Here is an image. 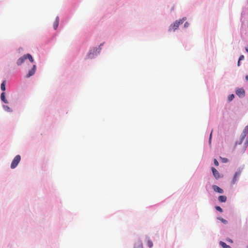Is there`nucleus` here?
<instances>
[{
	"label": "nucleus",
	"instance_id": "1",
	"mask_svg": "<svg viewBox=\"0 0 248 248\" xmlns=\"http://www.w3.org/2000/svg\"><path fill=\"white\" fill-rule=\"evenodd\" d=\"M184 21V19L176 20L173 24H171L169 28V31L173 30L175 31L179 26L180 25L182 24Z\"/></svg>",
	"mask_w": 248,
	"mask_h": 248
},
{
	"label": "nucleus",
	"instance_id": "2",
	"mask_svg": "<svg viewBox=\"0 0 248 248\" xmlns=\"http://www.w3.org/2000/svg\"><path fill=\"white\" fill-rule=\"evenodd\" d=\"M20 159V156L19 155H16L12 161V162L11 165V168L12 169L15 168L19 163Z\"/></svg>",
	"mask_w": 248,
	"mask_h": 248
},
{
	"label": "nucleus",
	"instance_id": "3",
	"mask_svg": "<svg viewBox=\"0 0 248 248\" xmlns=\"http://www.w3.org/2000/svg\"><path fill=\"white\" fill-rule=\"evenodd\" d=\"M248 133V125H247L245 127V128L243 131V133H242V134L241 135V140H240L239 144H241L243 140H244V139H245V138L246 137V136H247Z\"/></svg>",
	"mask_w": 248,
	"mask_h": 248
},
{
	"label": "nucleus",
	"instance_id": "4",
	"mask_svg": "<svg viewBox=\"0 0 248 248\" xmlns=\"http://www.w3.org/2000/svg\"><path fill=\"white\" fill-rule=\"evenodd\" d=\"M36 66L35 65H33L31 69L29 70L28 74L26 75V78H28L35 74L36 71Z\"/></svg>",
	"mask_w": 248,
	"mask_h": 248
},
{
	"label": "nucleus",
	"instance_id": "5",
	"mask_svg": "<svg viewBox=\"0 0 248 248\" xmlns=\"http://www.w3.org/2000/svg\"><path fill=\"white\" fill-rule=\"evenodd\" d=\"M213 174L214 176L215 177L216 179H218L220 177V174L219 172L214 167H212L211 168Z\"/></svg>",
	"mask_w": 248,
	"mask_h": 248
},
{
	"label": "nucleus",
	"instance_id": "6",
	"mask_svg": "<svg viewBox=\"0 0 248 248\" xmlns=\"http://www.w3.org/2000/svg\"><path fill=\"white\" fill-rule=\"evenodd\" d=\"M26 60V54L23 55V56L19 58L16 62V63L18 65H20L21 64H22L25 60Z\"/></svg>",
	"mask_w": 248,
	"mask_h": 248
},
{
	"label": "nucleus",
	"instance_id": "7",
	"mask_svg": "<svg viewBox=\"0 0 248 248\" xmlns=\"http://www.w3.org/2000/svg\"><path fill=\"white\" fill-rule=\"evenodd\" d=\"M235 93L239 97L244 96L245 95V91L243 89H237Z\"/></svg>",
	"mask_w": 248,
	"mask_h": 248
},
{
	"label": "nucleus",
	"instance_id": "8",
	"mask_svg": "<svg viewBox=\"0 0 248 248\" xmlns=\"http://www.w3.org/2000/svg\"><path fill=\"white\" fill-rule=\"evenodd\" d=\"M241 173V171L240 170L235 172V173L234 175V177L233 178L232 181V183L234 184L236 182V181H237V178L240 175Z\"/></svg>",
	"mask_w": 248,
	"mask_h": 248
},
{
	"label": "nucleus",
	"instance_id": "9",
	"mask_svg": "<svg viewBox=\"0 0 248 248\" xmlns=\"http://www.w3.org/2000/svg\"><path fill=\"white\" fill-rule=\"evenodd\" d=\"M213 188L215 192H218L219 193H223V189L216 185H214L213 186Z\"/></svg>",
	"mask_w": 248,
	"mask_h": 248
},
{
	"label": "nucleus",
	"instance_id": "10",
	"mask_svg": "<svg viewBox=\"0 0 248 248\" xmlns=\"http://www.w3.org/2000/svg\"><path fill=\"white\" fill-rule=\"evenodd\" d=\"M59 18L58 16H57L55 19V21H54L53 23V28L54 30H56L59 26Z\"/></svg>",
	"mask_w": 248,
	"mask_h": 248
},
{
	"label": "nucleus",
	"instance_id": "11",
	"mask_svg": "<svg viewBox=\"0 0 248 248\" xmlns=\"http://www.w3.org/2000/svg\"><path fill=\"white\" fill-rule=\"evenodd\" d=\"M0 99H1V101H2L5 103H6V104L8 103V101H7V100L5 98V93L4 92H2L1 93Z\"/></svg>",
	"mask_w": 248,
	"mask_h": 248
},
{
	"label": "nucleus",
	"instance_id": "12",
	"mask_svg": "<svg viewBox=\"0 0 248 248\" xmlns=\"http://www.w3.org/2000/svg\"><path fill=\"white\" fill-rule=\"evenodd\" d=\"M227 200V198L225 196H224V195H222V196H219L218 197V201L220 202H225Z\"/></svg>",
	"mask_w": 248,
	"mask_h": 248
},
{
	"label": "nucleus",
	"instance_id": "13",
	"mask_svg": "<svg viewBox=\"0 0 248 248\" xmlns=\"http://www.w3.org/2000/svg\"><path fill=\"white\" fill-rule=\"evenodd\" d=\"M219 245L223 248H231V247L227 245L225 242L220 241L219 242Z\"/></svg>",
	"mask_w": 248,
	"mask_h": 248
},
{
	"label": "nucleus",
	"instance_id": "14",
	"mask_svg": "<svg viewBox=\"0 0 248 248\" xmlns=\"http://www.w3.org/2000/svg\"><path fill=\"white\" fill-rule=\"evenodd\" d=\"M5 84H6V81H3L0 85L1 90L3 91H5L6 88H5Z\"/></svg>",
	"mask_w": 248,
	"mask_h": 248
},
{
	"label": "nucleus",
	"instance_id": "15",
	"mask_svg": "<svg viewBox=\"0 0 248 248\" xmlns=\"http://www.w3.org/2000/svg\"><path fill=\"white\" fill-rule=\"evenodd\" d=\"M26 59H29V60H30V61L31 62H33V59L31 55H30V54H26Z\"/></svg>",
	"mask_w": 248,
	"mask_h": 248
},
{
	"label": "nucleus",
	"instance_id": "16",
	"mask_svg": "<svg viewBox=\"0 0 248 248\" xmlns=\"http://www.w3.org/2000/svg\"><path fill=\"white\" fill-rule=\"evenodd\" d=\"M135 248H143L142 243L141 242L137 243L135 246Z\"/></svg>",
	"mask_w": 248,
	"mask_h": 248
},
{
	"label": "nucleus",
	"instance_id": "17",
	"mask_svg": "<svg viewBox=\"0 0 248 248\" xmlns=\"http://www.w3.org/2000/svg\"><path fill=\"white\" fill-rule=\"evenodd\" d=\"M3 108L5 110L7 111L8 112L12 111V109L8 106H6V105H3Z\"/></svg>",
	"mask_w": 248,
	"mask_h": 248
},
{
	"label": "nucleus",
	"instance_id": "18",
	"mask_svg": "<svg viewBox=\"0 0 248 248\" xmlns=\"http://www.w3.org/2000/svg\"><path fill=\"white\" fill-rule=\"evenodd\" d=\"M147 245L149 248H152L153 246V243L152 241L149 239L147 240Z\"/></svg>",
	"mask_w": 248,
	"mask_h": 248
},
{
	"label": "nucleus",
	"instance_id": "19",
	"mask_svg": "<svg viewBox=\"0 0 248 248\" xmlns=\"http://www.w3.org/2000/svg\"><path fill=\"white\" fill-rule=\"evenodd\" d=\"M244 59V56L243 55H241L239 58V60L237 63V65L239 66L240 65V62Z\"/></svg>",
	"mask_w": 248,
	"mask_h": 248
},
{
	"label": "nucleus",
	"instance_id": "20",
	"mask_svg": "<svg viewBox=\"0 0 248 248\" xmlns=\"http://www.w3.org/2000/svg\"><path fill=\"white\" fill-rule=\"evenodd\" d=\"M93 57V53L90 52L87 55L88 59H92Z\"/></svg>",
	"mask_w": 248,
	"mask_h": 248
},
{
	"label": "nucleus",
	"instance_id": "21",
	"mask_svg": "<svg viewBox=\"0 0 248 248\" xmlns=\"http://www.w3.org/2000/svg\"><path fill=\"white\" fill-rule=\"evenodd\" d=\"M220 159L223 163H227L228 161V159L227 158H224L220 157Z\"/></svg>",
	"mask_w": 248,
	"mask_h": 248
},
{
	"label": "nucleus",
	"instance_id": "22",
	"mask_svg": "<svg viewBox=\"0 0 248 248\" xmlns=\"http://www.w3.org/2000/svg\"><path fill=\"white\" fill-rule=\"evenodd\" d=\"M234 97V96L233 94H231L228 96V100L229 101H232Z\"/></svg>",
	"mask_w": 248,
	"mask_h": 248
},
{
	"label": "nucleus",
	"instance_id": "23",
	"mask_svg": "<svg viewBox=\"0 0 248 248\" xmlns=\"http://www.w3.org/2000/svg\"><path fill=\"white\" fill-rule=\"evenodd\" d=\"M216 209L219 212H220L221 213L222 212V211H223L222 208L220 206H216Z\"/></svg>",
	"mask_w": 248,
	"mask_h": 248
},
{
	"label": "nucleus",
	"instance_id": "24",
	"mask_svg": "<svg viewBox=\"0 0 248 248\" xmlns=\"http://www.w3.org/2000/svg\"><path fill=\"white\" fill-rule=\"evenodd\" d=\"M214 163L215 165L216 166H218L219 165V163L216 159H214Z\"/></svg>",
	"mask_w": 248,
	"mask_h": 248
},
{
	"label": "nucleus",
	"instance_id": "25",
	"mask_svg": "<svg viewBox=\"0 0 248 248\" xmlns=\"http://www.w3.org/2000/svg\"><path fill=\"white\" fill-rule=\"evenodd\" d=\"M212 131H211V133H210V138H209V142L210 143L211 142V138H212Z\"/></svg>",
	"mask_w": 248,
	"mask_h": 248
},
{
	"label": "nucleus",
	"instance_id": "26",
	"mask_svg": "<svg viewBox=\"0 0 248 248\" xmlns=\"http://www.w3.org/2000/svg\"><path fill=\"white\" fill-rule=\"evenodd\" d=\"M220 220L222 221V222H223L224 223H226L227 222V221L225 219H223V218H222Z\"/></svg>",
	"mask_w": 248,
	"mask_h": 248
},
{
	"label": "nucleus",
	"instance_id": "27",
	"mask_svg": "<svg viewBox=\"0 0 248 248\" xmlns=\"http://www.w3.org/2000/svg\"><path fill=\"white\" fill-rule=\"evenodd\" d=\"M188 24H188L187 22H186L185 23L184 26H185V27H187V26H188Z\"/></svg>",
	"mask_w": 248,
	"mask_h": 248
},
{
	"label": "nucleus",
	"instance_id": "28",
	"mask_svg": "<svg viewBox=\"0 0 248 248\" xmlns=\"http://www.w3.org/2000/svg\"><path fill=\"white\" fill-rule=\"evenodd\" d=\"M227 241L229 242H230L231 243H232L233 242V241H232V240L229 239H228Z\"/></svg>",
	"mask_w": 248,
	"mask_h": 248
},
{
	"label": "nucleus",
	"instance_id": "29",
	"mask_svg": "<svg viewBox=\"0 0 248 248\" xmlns=\"http://www.w3.org/2000/svg\"><path fill=\"white\" fill-rule=\"evenodd\" d=\"M246 50L247 52H248V46L246 47Z\"/></svg>",
	"mask_w": 248,
	"mask_h": 248
},
{
	"label": "nucleus",
	"instance_id": "30",
	"mask_svg": "<svg viewBox=\"0 0 248 248\" xmlns=\"http://www.w3.org/2000/svg\"><path fill=\"white\" fill-rule=\"evenodd\" d=\"M246 79L248 81V76H246Z\"/></svg>",
	"mask_w": 248,
	"mask_h": 248
},
{
	"label": "nucleus",
	"instance_id": "31",
	"mask_svg": "<svg viewBox=\"0 0 248 248\" xmlns=\"http://www.w3.org/2000/svg\"><path fill=\"white\" fill-rule=\"evenodd\" d=\"M246 142H247V144H248V137L247 138V140H246Z\"/></svg>",
	"mask_w": 248,
	"mask_h": 248
},
{
	"label": "nucleus",
	"instance_id": "32",
	"mask_svg": "<svg viewBox=\"0 0 248 248\" xmlns=\"http://www.w3.org/2000/svg\"><path fill=\"white\" fill-rule=\"evenodd\" d=\"M247 248H248V246H247Z\"/></svg>",
	"mask_w": 248,
	"mask_h": 248
}]
</instances>
